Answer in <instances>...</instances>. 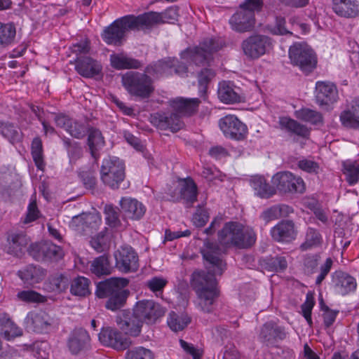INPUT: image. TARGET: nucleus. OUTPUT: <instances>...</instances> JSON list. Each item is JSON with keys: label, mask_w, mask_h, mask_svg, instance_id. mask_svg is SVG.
Instances as JSON below:
<instances>
[{"label": "nucleus", "mask_w": 359, "mask_h": 359, "mask_svg": "<svg viewBox=\"0 0 359 359\" xmlns=\"http://www.w3.org/2000/svg\"><path fill=\"white\" fill-rule=\"evenodd\" d=\"M203 259L210 264L208 272L196 271L191 275V285L196 293V306L203 312L210 313L219 296L215 275H222L226 264L221 258V249L217 245L205 240L201 249Z\"/></svg>", "instance_id": "f257e3e1"}, {"label": "nucleus", "mask_w": 359, "mask_h": 359, "mask_svg": "<svg viewBox=\"0 0 359 359\" xmlns=\"http://www.w3.org/2000/svg\"><path fill=\"white\" fill-rule=\"evenodd\" d=\"M200 103L201 100L198 98L176 97L170 101V106L174 113H155L151 116L150 121L160 130L177 132L184 126L180 116H189L195 114Z\"/></svg>", "instance_id": "f03ea898"}, {"label": "nucleus", "mask_w": 359, "mask_h": 359, "mask_svg": "<svg viewBox=\"0 0 359 359\" xmlns=\"http://www.w3.org/2000/svg\"><path fill=\"white\" fill-rule=\"evenodd\" d=\"M218 239L222 245L226 247L235 245L240 248H246L255 243L256 235L251 227L229 222L219 232Z\"/></svg>", "instance_id": "7ed1b4c3"}, {"label": "nucleus", "mask_w": 359, "mask_h": 359, "mask_svg": "<svg viewBox=\"0 0 359 359\" xmlns=\"http://www.w3.org/2000/svg\"><path fill=\"white\" fill-rule=\"evenodd\" d=\"M121 83L130 96L140 100H147L155 90L154 79L146 72L130 71L121 75Z\"/></svg>", "instance_id": "20e7f679"}, {"label": "nucleus", "mask_w": 359, "mask_h": 359, "mask_svg": "<svg viewBox=\"0 0 359 359\" xmlns=\"http://www.w3.org/2000/svg\"><path fill=\"white\" fill-rule=\"evenodd\" d=\"M128 280L124 278H112L97 286V295L100 298L109 297L106 308L116 311L122 307L126 302L128 292L123 288L128 285Z\"/></svg>", "instance_id": "39448f33"}, {"label": "nucleus", "mask_w": 359, "mask_h": 359, "mask_svg": "<svg viewBox=\"0 0 359 359\" xmlns=\"http://www.w3.org/2000/svg\"><path fill=\"white\" fill-rule=\"evenodd\" d=\"M222 47V44L215 39H207L200 43L198 46L184 51L182 53V57L191 61L196 66L210 65L213 60V54Z\"/></svg>", "instance_id": "423d86ee"}, {"label": "nucleus", "mask_w": 359, "mask_h": 359, "mask_svg": "<svg viewBox=\"0 0 359 359\" xmlns=\"http://www.w3.org/2000/svg\"><path fill=\"white\" fill-rule=\"evenodd\" d=\"M102 182L111 189H118L125 178V165L122 161L115 156L104 158L100 169Z\"/></svg>", "instance_id": "0eeeda50"}, {"label": "nucleus", "mask_w": 359, "mask_h": 359, "mask_svg": "<svg viewBox=\"0 0 359 359\" xmlns=\"http://www.w3.org/2000/svg\"><path fill=\"white\" fill-rule=\"evenodd\" d=\"M291 63L303 72H311L316 67L317 59L313 50L305 43H295L290 47Z\"/></svg>", "instance_id": "6e6552de"}, {"label": "nucleus", "mask_w": 359, "mask_h": 359, "mask_svg": "<svg viewBox=\"0 0 359 359\" xmlns=\"http://www.w3.org/2000/svg\"><path fill=\"white\" fill-rule=\"evenodd\" d=\"M260 10L253 9L250 4L243 2L239 9L230 18L229 25L232 30L238 33L250 32L255 27V12Z\"/></svg>", "instance_id": "1a4fd4ad"}, {"label": "nucleus", "mask_w": 359, "mask_h": 359, "mask_svg": "<svg viewBox=\"0 0 359 359\" xmlns=\"http://www.w3.org/2000/svg\"><path fill=\"white\" fill-rule=\"evenodd\" d=\"M241 48L248 57L257 59L269 50L271 41L265 35L253 34L242 41Z\"/></svg>", "instance_id": "9d476101"}, {"label": "nucleus", "mask_w": 359, "mask_h": 359, "mask_svg": "<svg viewBox=\"0 0 359 359\" xmlns=\"http://www.w3.org/2000/svg\"><path fill=\"white\" fill-rule=\"evenodd\" d=\"M273 182L278 189L285 193L303 194L306 190L304 180L288 171L276 173L273 177Z\"/></svg>", "instance_id": "9b49d317"}, {"label": "nucleus", "mask_w": 359, "mask_h": 359, "mask_svg": "<svg viewBox=\"0 0 359 359\" xmlns=\"http://www.w3.org/2000/svg\"><path fill=\"white\" fill-rule=\"evenodd\" d=\"M130 29H133L128 16L123 17L115 20L102 34V39L108 44L120 45L125 34Z\"/></svg>", "instance_id": "f8f14e48"}, {"label": "nucleus", "mask_w": 359, "mask_h": 359, "mask_svg": "<svg viewBox=\"0 0 359 359\" xmlns=\"http://www.w3.org/2000/svg\"><path fill=\"white\" fill-rule=\"evenodd\" d=\"M134 309L136 316L147 324L154 323L165 312L163 307L153 300L140 301L136 304Z\"/></svg>", "instance_id": "ddd939ff"}, {"label": "nucleus", "mask_w": 359, "mask_h": 359, "mask_svg": "<svg viewBox=\"0 0 359 359\" xmlns=\"http://www.w3.org/2000/svg\"><path fill=\"white\" fill-rule=\"evenodd\" d=\"M219 126L226 137L236 140L243 139L248 133L245 124L234 115H226L220 118Z\"/></svg>", "instance_id": "4468645a"}, {"label": "nucleus", "mask_w": 359, "mask_h": 359, "mask_svg": "<svg viewBox=\"0 0 359 359\" xmlns=\"http://www.w3.org/2000/svg\"><path fill=\"white\" fill-rule=\"evenodd\" d=\"M116 267L122 272L136 271L139 267V259L135 250L129 246L121 247L114 254Z\"/></svg>", "instance_id": "2eb2a0df"}, {"label": "nucleus", "mask_w": 359, "mask_h": 359, "mask_svg": "<svg viewBox=\"0 0 359 359\" xmlns=\"http://www.w3.org/2000/svg\"><path fill=\"white\" fill-rule=\"evenodd\" d=\"M27 327L36 333H46L50 331L53 324V318L43 311H31L25 318Z\"/></svg>", "instance_id": "dca6fc26"}, {"label": "nucleus", "mask_w": 359, "mask_h": 359, "mask_svg": "<svg viewBox=\"0 0 359 359\" xmlns=\"http://www.w3.org/2000/svg\"><path fill=\"white\" fill-rule=\"evenodd\" d=\"M99 341L102 344L116 350H125L130 344V341L116 329L110 327H103L98 334Z\"/></svg>", "instance_id": "f3484780"}, {"label": "nucleus", "mask_w": 359, "mask_h": 359, "mask_svg": "<svg viewBox=\"0 0 359 359\" xmlns=\"http://www.w3.org/2000/svg\"><path fill=\"white\" fill-rule=\"evenodd\" d=\"M29 252L36 260L58 259L63 255L62 248L51 243L32 244Z\"/></svg>", "instance_id": "a211bd4d"}, {"label": "nucleus", "mask_w": 359, "mask_h": 359, "mask_svg": "<svg viewBox=\"0 0 359 359\" xmlns=\"http://www.w3.org/2000/svg\"><path fill=\"white\" fill-rule=\"evenodd\" d=\"M76 72L84 78H94L102 73V66L100 62L90 57H77L75 60Z\"/></svg>", "instance_id": "6ab92c4d"}, {"label": "nucleus", "mask_w": 359, "mask_h": 359, "mask_svg": "<svg viewBox=\"0 0 359 359\" xmlns=\"http://www.w3.org/2000/svg\"><path fill=\"white\" fill-rule=\"evenodd\" d=\"M337 87L330 82L318 81L316 84V100L320 106H329L337 101Z\"/></svg>", "instance_id": "aec40b11"}, {"label": "nucleus", "mask_w": 359, "mask_h": 359, "mask_svg": "<svg viewBox=\"0 0 359 359\" xmlns=\"http://www.w3.org/2000/svg\"><path fill=\"white\" fill-rule=\"evenodd\" d=\"M55 121L58 127L64 128L71 136L76 139L83 138L87 131L86 124L65 115L57 116L55 118Z\"/></svg>", "instance_id": "412c9836"}, {"label": "nucleus", "mask_w": 359, "mask_h": 359, "mask_svg": "<svg viewBox=\"0 0 359 359\" xmlns=\"http://www.w3.org/2000/svg\"><path fill=\"white\" fill-rule=\"evenodd\" d=\"M119 205L123 215L126 219H140L146 211V208L142 203L130 197H123Z\"/></svg>", "instance_id": "4be33fe9"}, {"label": "nucleus", "mask_w": 359, "mask_h": 359, "mask_svg": "<svg viewBox=\"0 0 359 359\" xmlns=\"http://www.w3.org/2000/svg\"><path fill=\"white\" fill-rule=\"evenodd\" d=\"M142 320L135 314V309L131 313H124L123 318L120 317L117 319V324L120 329L125 332L126 334H129L133 337H137L141 332L142 326Z\"/></svg>", "instance_id": "5701e85b"}, {"label": "nucleus", "mask_w": 359, "mask_h": 359, "mask_svg": "<svg viewBox=\"0 0 359 359\" xmlns=\"http://www.w3.org/2000/svg\"><path fill=\"white\" fill-rule=\"evenodd\" d=\"M272 238L278 242H287L294 239L296 231L291 220H283L271 229Z\"/></svg>", "instance_id": "b1692460"}, {"label": "nucleus", "mask_w": 359, "mask_h": 359, "mask_svg": "<svg viewBox=\"0 0 359 359\" xmlns=\"http://www.w3.org/2000/svg\"><path fill=\"white\" fill-rule=\"evenodd\" d=\"M133 29H151L161 23V17L158 12L150 11L137 17L128 15Z\"/></svg>", "instance_id": "393cba45"}, {"label": "nucleus", "mask_w": 359, "mask_h": 359, "mask_svg": "<svg viewBox=\"0 0 359 359\" xmlns=\"http://www.w3.org/2000/svg\"><path fill=\"white\" fill-rule=\"evenodd\" d=\"M333 283L339 293L345 295L355 290V279L342 271H336L333 276Z\"/></svg>", "instance_id": "a878e982"}, {"label": "nucleus", "mask_w": 359, "mask_h": 359, "mask_svg": "<svg viewBox=\"0 0 359 359\" xmlns=\"http://www.w3.org/2000/svg\"><path fill=\"white\" fill-rule=\"evenodd\" d=\"M175 59L170 57L157 61L147 65L146 72L149 73L151 78H158L163 75H169L172 73Z\"/></svg>", "instance_id": "bb28decb"}, {"label": "nucleus", "mask_w": 359, "mask_h": 359, "mask_svg": "<svg viewBox=\"0 0 359 359\" xmlns=\"http://www.w3.org/2000/svg\"><path fill=\"white\" fill-rule=\"evenodd\" d=\"M333 10L340 16L355 17L359 15V3L355 0H333Z\"/></svg>", "instance_id": "cd10ccee"}, {"label": "nucleus", "mask_w": 359, "mask_h": 359, "mask_svg": "<svg viewBox=\"0 0 359 359\" xmlns=\"http://www.w3.org/2000/svg\"><path fill=\"white\" fill-rule=\"evenodd\" d=\"M111 65L116 69H138L142 67L143 63L135 58L124 54H111L110 55Z\"/></svg>", "instance_id": "c85d7f7f"}, {"label": "nucleus", "mask_w": 359, "mask_h": 359, "mask_svg": "<svg viewBox=\"0 0 359 359\" xmlns=\"http://www.w3.org/2000/svg\"><path fill=\"white\" fill-rule=\"evenodd\" d=\"M180 196L172 195L174 200L184 199L187 203L191 205L197 199V187L190 178L180 181Z\"/></svg>", "instance_id": "c756f323"}, {"label": "nucleus", "mask_w": 359, "mask_h": 359, "mask_svg": "<svg viewBox=\"0 0 359 359\" xmlns=\"http://www.w3.org/2000/svg\"><path fill=\"white\" fill-rule=\"evenodd\" d=\"M279 124L282 130H285L297 136L308 138L310 135V130L306 126L290 118L280 117Z\"/></svg>", "instance_id": "7c9ffc66"}, {"label": "nucleus", "mask_w": 359, "mask_h": 359, "mask_svg": "<svg viewBox=\"0 0 359 359\" xmlns=\"http://www.w3.org/2000/svg\"><path fill=\"white\" fill-rule=\"evenodd\" d=\"M89 340L90 337L85 330H75L69 339V348L73 354H77L86 347Z\"/></svg>", "instance_id": "2f4dec72"}, {"label": "nucleus", "mask_w": 359, "mask_h": 359, "mask_svg": "<svg viewBox=\"0 0 359 359\" xmlns=\"http://www.w3.org/2000/svg\"><path fill=\"white\" fill-rule=\"evenodd\" d=\"M292 212L293 208L287 205H276L264 210L260 215V218L268 223L280 217H287Z\"/></svg>", "instance_id": "473e14b6"}, {"label": "nucleus", "mask_w": 359, "mask_h": 359, "mask_svg": "<svg viewBox=\"0 0 359 359\" xmlns=\"http://www.w3.org/2000/svg\"><path fill=\"white\" fill-rule=\"evenodd\" d=\"M340 121L346 128L359 129V100H355L350 109L341 113Z\"/></svg>", "instance_id": "72a5a7b5"}, {"label": "nucleus", "mask_w": 359, "mask_h": 359, "mask_svg": "<svg viewBox=\"0 0 359 359\" xmlns=\"http://www.w3.org/2000/svg\"><path fill=\"white\" fill-rule=\"evenodd\" d=\"M0 334L10 340L22 335V330L18 327L6 313H0Z\"/></svg>", "instance_id": "f704fd0d"}, {"label": "nucleus", "mask_w": 359, "mask_h": 359, "mask_svg": "<svg viewBox=\"0 0 359 359\" xmlns=\"http://www.w3.org/2000/svg\"><path fill=\"white\" fill-rule=\"evenodd\" d=\"M250 186L254 189L255 195L262 198H269L276 192L275 189L262 176L252 177Z\"/></svg>", "instance_id": "c9c22d12"}, {"label": "nucleus", "mask_w": 359, "mask_h": 359, "mask_svg": "<svg viewBox=\"0 0 359 359\" xmlns=\"http://www.w3.org/2000/svg\"><path fill=\"white\" fill-rule=\"evenodd\" d=\"M20 278L29 284L37 283L42 280L46 276L44 270L34 265H28L24 269L19 271Z\"/></svg>", "instance_id": "e433bc0d"}, {"label": "nucleus", "mask_w": 359, "mask_h": 359, "mask_svg": "<svg viewBox=\"0 0 359 359\" xmlns=\"http://www.w3.org/2000/svg\"><path fill=\"white\" fill-rule=\"evenodd\" d=\"M217 94L219 99L226 104H233L240 100L239 95L229 81H222L219 83Z\"/></svg>", "instance_id": "4c0bfd02"}, {"label": "nucleus", "mask_w": 359, "mask_h": 359, "mask_svg": "<svg viewBox=\"0 0 359 359\" xmlns=\"http://www.w3.org/2000/svg\"><path fill=\"white\" fill-rule=\"evenodd\" d=\"M259 337L264 342H270L273 339H284L285 333L281 327L273 323H266L262 327Z\"/></svg>", "instance_id": "58836bf2"}, {"label": "nucleus", "mask_w": 359, "mask_h": 359, "mask_svg": "<svg viewBox=\"0 0 359 359\" xmlns=\"http://www.w3.org/2000/svg\"><path fill=\"white\" fill-rule=\"evenodd\" d=\"M69 285V278L62 273L52 275L46 283V289L49 292L60 293L65 291Z\"/></svg>", "instance_id": "ea45409f"}, {"label": "nucleus", "mask_w": 359, "mask_h": 359, "mask_svg": "<svg viewBox=\"0 0 359 359\" xmlns=\"http://www.w3.org/2000/svg\"><path fill=\"white\" fill-rule=\"evenodd\" d=\"M105 144L104 137L102 133L96 128H90L88 130V145L90 154L94 158L98 157V151L103 148Z\"/></svg>", "instance_id": "a19ab883"}, {"label": "nucleus", "mask_w": 359, "mask_h": 359, "mask_svg": "<svg viewBox=\"0 0 359 359\" xmlns=\"http://www.w3.org/2000/svg\"><path fill=\"white\" fill-rule=\"evenodd\" d=\"M8 252L17 255L26 247L29 240L23 233H11L8 236Z\"/></svg>", "instance_id": "79ce46f5"}, {"label": "nucleus", "mask_w": 359, "mask_h": 359, "mask_svg": "<svg viewBox=\"0 0 359 359\" xmlns=\"http://www.w3.org/2000/svg\"><path fill=\"white\" fill-rule=\"evenodd\" d=\"M111 271L112 267L108 257L106 255H101L91 262L90 271L97 277L109 275Z\"/></svg>", "instance_id": "37998d69"}, {"label": "nucleus", "mask_w": 359, "mask_h": 359, "mask_svg": "<svg viewBox=\"0 0 359 359\" xmlns=\"http://www.w3.org/2000/svg\"><path fill=\"white\" fill-rule=\"evenodd\" d=\"M342 172L345 175L346 182L353 185L359 181V164L356 161L346 160L342 163Z\"/></svg>", "instance_id": "c03bdc74"}, {"label": "nucleus", "mask_w": 359, "mask_h": 359, "mask_svg": "<svg viewBox=\"0 0 359 359\" xmlns=\"http://www.w3.org/2000/svg\"><path fill=\"white\" fill-rule=\"evenodd\" d=\"M90 280L83 276L74 278L70 285V292L78 297H86L90 294Z\"/></svg>", "instance_id": "a18cd8bd"}, {"label": "nucleus", "mask_w": 359, "mask_h": 359, "mask_svg": "<svg viewBox=\"0 0 359 359\" xmlns=\"http://www.w3.org/2000/svg\"><path fill=\"white\" fill-rule=\"evenodd\" d=\"M190 321V318L187 314H177L172 311L169 314L167 323L172 331L178 332L184 330Z\"/></svg>", "instance_id": "49530a36"}, {"label": "nucleus", "mask_w": 359, "mask_h": 359, "mask_svg": "<svg viewBox=\"0 0 359 359\" xmlns=\"http://www.w3.org/2000/svg\"><path fill=\"white\" fill-rule=\"evenodd\" d=\"M15 34V27L13 24L0 22V46L5 47L13 43Z\"/></svg>", "instance_id": "de8ad7c7"}, {"label": "nucleus", "mask_w": 359, "mask_h": 359, "mask_svg": "<svg viewBox=\"0 0 359 359\" xmlns=\"http://www.w3.org/2000/svg\"><path fill=\"white\" fill-rule=\"evenodd\" d=\"M296 117L306 122L317 125L323 123L322 114L316 111L304 108L295 112Z\"/></svg>", "instance_id": "09e8293b"}, {"label": "nucleus", "mask_w": 359, "mask_h": 359, "mask_svg": "<svg viewBox=\"0 0 359 359\" xmlns=\"http://www.w3.org/2000/svg\"><path fill=\"white\" fill-rule=\"evenodd\" d=\"M106 223L112 228L121 226L120 214L118 209L111 204H107L104 208Z\"/></svg>", "instance_id": "8fccbe9b"}, {"label": "nucleus", "mask_w": 359, "mask_h": 359, "mask_svg": "<svg viewBox=\"0 0 359 359\" xmlns=\"http://www.w3.org/2000/svg\"><path fill=\"white\" fill-rule=\"evenodd\" d=\"M0 132L3 136L12 143L20 142L22 138L21 133L18 128L10 123H1L0 126Z\"/></svg>", "instance_id": "3c124183"}, {"label": "nucleus", "mask_w": 359, "mask_h": 359, "mask_svg": "<svg viewBox=\"0 0 359 359\" xmlns=\"http://www.w3.org/2000/svg\"><path fill=\"white\" fill-rule=\"evenodd\" d=\"M32 156L33 160L39 169H43L44 165L43 158V146L42 141L40 137H36L34 138L31 144Z\"/></svg>", "instance_id": "603ef678"}, {"label": "nucleus", "mask_w": 359, "mask_h": 359, "mask_svg": "<svg viewBox=\"0 0 359 359\" xmlns=\"http://www.w3.org/2000/svg\"><path fill=\"white\" fill-rule=\"evenodd\" d=\"M126 359H155V353L149 348L137 346L126 353Z\"/></svg>", "instance_id": "864d4df0"}, {"label": "nucleus", "mask_w": 359, "mask_h": 359, "mask_svg": "<svg viewBox=\"0 0 359 359\" xmlns=\"http://www.w3.org/2000/svg\"><path fill=\"white\" fill-rule=\"evenodd\" d=\"M319 233L313 229H309L306 232L305 241L300 245L302 250H308L318 246L320 243Z\"/></svg>", "instance_id": "5fc2aeb1"}, {"label": "nucleus", "mask_w": 359, "mask_h": 359, "mask_svg": "<svg viewBox=\"0 0 359 359\" xmlns=\"http://www.w3.org/2000/svg\"><path fill=\"white\" fill-rule=\"evenodd\" d=\"M18 299L27 303H43L46 297L34 290H23L17 294Z\"/></svg>", "instance_id": "6e6d98bb"}, {"label": "nucleus", "mask_w": 359, "mask_h": 359, "mask_svg": "<svg viewBox=\"0 0 359 359\" xmlns=\"http://www.w3.org/2000/svg\"><path fill=\"white\" fill-rule=\"evenodd\" d=\"M79 220H83L86 226L92 229L97 228L102 222L101 216L98 212L82 214L81 216H75L73 217L74 222Z\"/></svg>", "instance_id": "4d7b16f0"}, {"label": "nucleus", "mask_w": 359, "mask_h": 359, "mask_svg": "<svg viewBox=\"0 0 359 359\" xmlns=\"http://www.w3.org/2000/svg\"><path fill=\"white\" fill-rule=\"evenodd\" d=\"M320 256L319 255H306L303 261V269L305 273L312 274L317 271Z\"/></svg>", "instance_id": "13d9d810"}, {"label": "nucleus", "mask_w": 359, "mask_h": 359, "mask_svg": "<svg viewBox=\"0 0 359 359\" xmlns=\"http://www.w3.org/2000/svg\"><path fill=\"white\" fill-rule=\"evenodd\" d=\"M266 267L271 271H279L285 270L287 266L286 259L282 256H276L268 259Z\"/></svg>", "instance_id": "bf43d9fd"}, {"label": "nucleus", "mask_w": 359, "mask_h": 359, "mask_svg": "<svg viewBox=\"0 0 359 359\" xmlns=\"http://www.w3.org/2000/svg\"><path fill=\"white\" fill-rule=\"evenodd\" d=\"M168 281L166 279L162 277L155 276L148 280L146 283V285L151 292L156 293V296H158V293H162Z\"/></svg>", "instance_id": "052dcab7"}, {"label": "nucleus", "mask_w": 359, "mask_h": 359, "mask_svg": "<svg viewBox=\"0 0 359 359\" xmlns=\"http://www.w3.org/2000/svg\"><path fill=\"white\" fill-rule=\"evenodd\" d=\"M215 76V72L208 68L203 69L198 75V81L200 90L205 91L209 82Z\"/></svg>", "instance_id": "680f3d73"}, {"label": "nucleus", "mask_w": 359, "mask_h": 359, "mask_svg": "<svg viewBox=\"0 0 359 359\" xmlns=\"http://www.w3.org/2000/svg\"><path fill=\"white\" fill-rule=\"evenodd\" d=\"M314 304L315 302L313 296L308 294L306 301L301 306L302 314L309 325H312L311 311Z\"/></svg>", "instance_id": "e2e57ef3"}, {"label": "nucleus", "mask_w": 359, "mask_h": 359, "mask_svg": "<svg viewBox=\"0 0 359 359\" xmlns=\"http://www.w3.org/2000/svg\"><path fill=\"white\" fill-rule=\"evenodd\" d=\"M298 167L309 173L318 174L320 171V166L318 163L308 159H302L298 162Z\"/></svg>", "instance_id": "0e129e2a"}, {"label": "nucleus", "mask_w": 359, "mask_h": 359, "mask_svg": "<svg viewBox=\"0 0 359 359\" xmlns=\"http://www.w3.org/2000/svg\"><path fill=\"white\" fill-rule=\"evenodd\" d=\"M161 18V23H173L177 20L178 9L176 7H170L165 11L159 13Z\"/></svg>", "instance_id": "69168bd1"}, {"label": "nucleus", "mask_w": 359, "mask_h": 359, "mask_svg": "<svg viewBox=\"0 0 359 359\" xmlns=\"http://www.w3.org/2000/svg\"><path fill=\"white\" fill-rule=\"evenodd\" d=\"M209 215L205 210L198 209L193 216L192 221L195 226H203L208 222Z\"/></svg>", "instance_id": "338daca9"}, {"label": "nucleus", "mask_w": 359, "mask_h": 359, "mask_svg": "<svg viewBox=\"0 0 359 359\" xmlns=\"http://www.w3.org/2000/svg\"><path fill=\"white\" fill-rule=\"evenodd\" d=\"M79 175L86 188H95L96 185V177L93 173L88 171H83L80 172Z\"/></svg>", "instance_id": "774afa93"}]
</instances>
